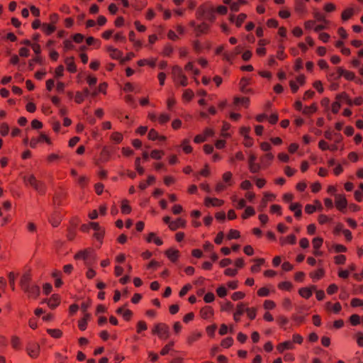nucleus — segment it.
Listing matches in <instances>:
<instances>
[{
	"label": "nucleus",
	"instance_id": "nucleus-16",
	"mask_svg": "<svg viewBox=\"0 0 363 363\" xmlns=\"http://www.w3.org/2000/svg\"><path fill=\"white\" fill-rule=\"evenodd\" d=\"M247 305L244 303H239L237 305L236 311L233 314V318L236 322L240 321V316L245 312Z\"/></svg>",
	"mask_w": 363,
	"mask_h": 363
},
{
	"label": "nucleus",
	"instance_id": "nucleus-37",
	"mask_svg": "<svg viewBox=\"0 0 363 363\" xmlns=\"http://www.w3.org/2000/svg\"><path fill=\"white\" fill-rule=\"evenodd\" d=\"M336 99L337 100H340L341 101V104L342 102H345V103H346L349 106H352V100L345 92H342V93L337 95Z\"/></svg>",
	"mask_w": 363,
	"mask_h": 363
},
{
	"label": "nucleus",
	"instance_id": "nucleus-27",
	"mask_svg": "<svg viewBox=\"0 0 363 363\" xmlns=\"http://www.w3.org/2000/svg\"><path fill=\"white\" fill-rule=\"evenodd\" d=\"M116 313L119 315H121L125 320H130L133 315L132 311L129 309H125L124 307L118 308L116 310Z\"/></svg>",
	"mask_w": 363,
	"mask_h": 363
},
{
	"label": "nucleus",
	"instance_id": "nucleus-36",
	"mask_svg": "<svg viewBox=\"0 0 363 363\" xmlns=\"http://www.w3.org/2000/svg\"><path fill=\"white\" fill-rule=\"evenodd\" d=\"M354 13V9L353 8H347L344 10L341 15V18L343 21L349 20Z\"/></svg>",
	"mask_w": 363,
	"mask_h": 363
},
{
	"label": "nucleus",
	"instance_id": "nucleus-52",
	"mask_svg": "<svg viewBox=\"0 0 363 363\" xmlns=\"http://www.w3.org/2000/svg\"><path fill=\"white\" fill-rule=\"evenodd\" d=\"M123 135L121 133L118 132H114L111 135V139L112 141H113L115 143H120L123 140Z\"/></svg>",
	"mask_w": 363,
	"mask_h": 363
},
{
	"label": "nucleus",
	"instance_id": "nucleus-49",
	"mask_svg": "<svg viewBox=\"0 0 363 363\" xmlns=\"http://www.w3.org/2000/svg\"><path fill=\"white\" fill-rule=\"evenodd\" d=\"M245 312L247 313V317L250 320H254L256 318V315H257V308H255V307L249 308V307L246 306Z\"/></svg>",
	"mask_w": 363,
	"mask_h": 363
},
{
	"label": "nucleus",
	"instance_id": "nucleus-46",
	"mask_svg": "<svg viewBox=\"0 0 363 363\" xmlns=\"http://www.w3.org/2000/svg\"><path fill=\"white\" fill-rule=\"evenodd\" d=\"M317 111V106L315 104H313L309 106H306L302 110V113L305 115H311Z\"/></svg>",
	"mask_w": 363,
	"mask_h": 363
},
{
	"label": "nucleus",
	"instance_id": "nucleus-29",
	"mask_svg": "<svg viewBox=\"0 0 363 363\" xmlns=\"http://www.w3.org/2000/svg\"><path fill=\"white\" fill-rule=\"evenodd\" d=\"M289 209L294 213V216L299 218L302 214L301 205L298 203H293L290 205Z\"/></svg>",
	"mask_w": 363,
	"mask_h": 363
},
{
	"label": "nucleus",
	"instance_id": "nucleus-2",
	"mask_svg": "<svg viewBox=\"0 0 363 363\" xmlns=\"http://www.w3.org/2000/svg\"><path fill=\"white\" fill-rule=\"evenodd\" d=\"M233 184V174L230 172H225L222 175V181L218 182L216 186V193H220Z\"/></svg>",
	"mask_w": 363,
	"mask_h": 363
},
{
	"label": "nucleus",
	"instance_id": "nucleus-6",
	"mask_svg": "<svg viewBox=\"0 0 363 363\" xmlns=\"http://www.w3.org/2000/svg\"><path fill=\"white\" fill-rule=\"evenodd\" d=\"M40 347L38 343L29 342L26 346V352L29 357L35 359L39 356Z\"/></svg>",
	"mask_w": 363,
	"mask_h": 363
},
{
	"label": "nucleus",
	"instance_id": "nucleus-53",
	"mask_svg": "<svg viewBox=\"0 0 363 363\" xmlns=\"http://www.w3.org/2000/svg\"><path fill=\"white\" fill-rule=\"evenodd\" d=\"M47 332L54 338H60L62 335V332L59 329H48Z\"/></svg>",
	"mask_w": 363,
	"mask_h": 363
},
{
	"label": "nucleus",
	"instance_id": "nucleus-47",
	"mask_svg": "<svg viewBox=\"0 0 363 363\" xmlns=\"http://www.w3.org/2000/svg\"><path fill=\"white\" fill-rule=\"evenodd\" d=\"M121 208L123 214H129L131 212V207L127 200L122 201Z\"/></svg>",
	"mask_w": 363,
	"mask_h": 363
},
{
	"label": "nucleus",
	"instance_id": "nucleus-11",
	"mask_svg": "<svg viewBox=\"0 0 363 363\" xmlns=\"http://www.w3.org/2000/svg\"><path fill=\"white\" fill-rule=\"evenodd\" d=\"M224 203V201L217 199V198H211V197H206L204 199V205L209 207H219L223 206Z\"/></svg>",
	"mask_w": 363,
	"mask_h": 363
},
{
	"label": "nucleus",
	"instance_id": "nucleus-43",
	"mask_svg": "<svg viewBox=\"0 0 363 363\" xmlns=\"http://www.w3.org/2000/svg\"><path fill=\"white\" fill-rule=\"evenodd\" d=\"M247 4L245 0H237L230 4V10L232 11H238L241 5Z\"/></svg>",
	"mask_w": 363,
	"mask_h": 363
},
{
	"label": "nucleus",
	"instance_id": "nucleus-42",
	"mask_svg": "<svg viewBox=\"0 0 363 363\" xmlns=\"http://www.w3.org/2000/svg\"><path fill=\"white\" fill-rule=\"evenodd\" d=\"M170 120V115L167 113H161L158 115L157 122L160 125L167 123Z\"/></svg>",
	"mask_w": 363,
	"mask_h": 363
},
{
	"label": "nucleus",
	"instance_id": "nucleus-60",
	"mask_svg": "<svg viewBox=\"0 0 363 363\" xmlns=\"http://www.w3.org/2000/svg\"><path fill=\"white\" fill-rule=\"evenodd\" d=\"M164 155V152L159 150H153L150 152V157L155 160H160Z\"/></svg>",
	"mask_w": 363,
	"mask_h": 363
},
{
	"label": "nucleus",
	"instance_id": "nucleus-31",
	"mask_svg": "<svg viewBox=\"0 0 363 363\" xmlns=\"http://www.w3.org/2000/svg\"><path fill=\"white\" fill-rule=\"evenodd\" d=\"M41 30L45 35H49L55 31L56 26L50 23H43Z\"/></svg>",
	"mask_w": 363,
	"mask_h": 363
},
{
	"label": "nucleus",
	"instance_id": "nucleus-61",
	"mask_svg": "<svg viewBox=\"0 0 363 363\" xmlns=\"http://www.w3.org/2000/svg\"><path fill=\"white\" fill-rule=\"evenodd\" d=\"M159 133L154 128L150 130L147 137L148 139L152 141L157 140L159 138Z\"/></svg>",
	"mask_w": 363,
	"mask_h": 363
},
{
	"label": "nucleus",
	"instance_id": "nucleus-25",
	"mask_svg": "<svg viewBox=\"0 0 363 363\" xmlns=\"http://www.w3.org/2000/svg\"><path fill=\"white\" fill-rule=\"evenodd\" d=\"M107 51L108 52L110 57L113 60H120L122 57V52L116 48L108 46L107 48Z\"/></svg>",
	"mask_w": 363,
	"mask_h": 363
},
{
	"label": "nucleus",
	"instance_id": "nucleus-9",
	"mask_svg": "<svg viewBox=\"0 0 363 363\" xmlns=\"http://www.w3.org/2000/svg\"><path fill=\"white\" fill-rule=\"evenodd\" d=\"M214 135V130L211 128H206L203 133L199 134L195 136L194 142L196 143H201L207 140L208 138L212 137Z\"/></svg>",
	"mask_w": 363,
	"mask_h": 363
},
{
	"label": "nucleus",
	"instance_id": "nucleus-5",
	"mask_svg": "<svg viewBox=\"0 0 363 363\" xmlns=\"http://www.w3.org/2000/svg\"><path fill=\"white\" fill-rule=\"evenodd\" d=\"M250 132V127H241L240 129V134L243 137V144L245 147H252L254 144L253 139L249 135Z\"/></svg>",
	"mask_w": 363,
	"mask_h": 363
},
{
	"label": "nucleus",
	"instance_id": "nucleus-51",
	"mask_svg": "<svg viewBox=\"0 0 363 363\" xmlns=\"http://www.w3.org/2000/svg\"><path fill=\"white\" fill-rule=\"evenodd\" d=\"M314 18L317 21H319L320 23H323L325 24H329V21L326 20L324 14L320 13V12H315L313 13Z\"/></svg>",
	"mask_w": 363,
	"mask_h": 363
},
{
	"label": "nucleus",
	"instance_id": "nucleus-13",
	"mask_svg": "<svg viewBox=\"0 0 363 363\" xmlns=\"http://www.w3.org/2000/svg\"><path fill=\"white\" fill-rule=\"evenodd\" d=\"M241 52V48L239 46L235 48V49L230 52H224L223 54V59L230 63H233V61L235 56L240 54Z\"/></svg>",
	"mask_w": 363,
	"mask_h": 363
},
{
	"label": "nucleus",
	"instance_id": "nucleus-18",
	"mask_svg": "<svg viewBox=\"0 0 363 363\" xmlns=\"http://www.w3.org/2000/svg\"><path fill=\"white\" fill-rule=\"evenodd\" d=\"M65 63L67 66V69L71 73H75L77 72V66L74 62V57H68L65 60Z\"/></svg>",
	"mask_w": 363,
	"mask_h": 363
},
{
	"label": "nucleus",
	"instance_id": "nucleus-59",
	"mask_svg": "<svg viewBox=\"0 0 363 363\" xmlns=\"http://www.w3.org/2000/svg\"><path fill=\"white\" fill-rule=\"evenodd\" d=\"M278 288L281 290L290 291L292 288V284L289 281H282L278 284Z\"/></svg>",
	"mask_w": 363,
	"mask_h": 363
},
{
	"label": "nucleus",
	"instance_id": "nucleus-34",
	"mask_svg": "<svg viewBox=\"0 0 363 363\" xmlns=\"http://www.w3.org/2000/svg\"><path fill=\"white\" fill-rule=\"evenodd\" d=\"M296 238L294 235H289L287 237H282L280 238V243L281 245L286 244H294L296 242Z\"/></svg>",
	"mask_w": 363,
	"mask_h": 363
},
{
	"label": "nucleus",
	"instance_id": "nucleus-38",
	"mask_svg": "<svg viewBox=\"0 0 363 363\" xmlns=\"http://www.w3.org/2000/svg\"><path fill=\"white\" fill-rule=\"evenodd\" d=\"M92 250L91 249H86L83 251H80L77 253L74 256L77 259H84L86 260L88 257L90 255Z\"/></svg>",
	"mask_w": 363,
	"mask_h": 363
},
{
	"label": "nucleus",
	"instance_id": "nucleus-3",
	"mask_svg": "<svg viewBox=\"0 0 363 363\" xmlns=\"http://www.w3.org/2000/svg\"><path fill=\"white\" fill-rule=\"evenodd\" d=\"M172 74L175 83L179 84L182 86H187L188 79L183 74L182 69L180 67H173Z\"/></svg>",
	"mask_w": 363,
	"mask_h": 363
},
{
	"label": "nucleus",
	"instance_id": "nucleus-62",
	"mask_svg": "<svg viewBox=\"0 0 363 363\" xmlns=\"http://www.w3.org/2000/svg\"><path fill=\"white\" fill-rule=\"evenodd\" d=\"M281 306L285 310L289 311L292 307V302L289 298H284L282 300Z\"/></svg>",
	"mask_w": 363,
	"mask_h": 363
},
{
	"label": "nucleus",
	"instance_id": "nucleus-10",
	"mask_svg": "<svg viewBox=\"0 0 363 363\" xmlns=\"http://www.w3.org/2000/svg\"><path fill=\"white\" fill-rule=\"evenodd\" d=\"M335 203L336 208L339 211L344 212L347 206V201L345 198V196L342 195V194L336 195L335 199Z\"/></svg>",
	"mask_w": 363,
	"mask_h": 363
},
{
	"label": "nucleus",
	"instance_id": "nucleus-1",
	"mask_svg": "<svg viewBox=\"0 0 363 363\" xmlns=\"http://www.w3.org/2000/svg\"><path fill=\"white\" fill-rule=\"evenodd\" d=\"M23 182L26 185L32 186L38 194H43L45 192V184L40 181L37 180L33 174L25 175L23 177Z\"/></svg>",
	"mask_w": 363,
	"mask_h": 363
},
{
	"label": "nucleus",
	"instance_id": "nucleus-24",
	"mask_svg": "<svg viewBox=\"0 0 363 363\" xmlns=\"http://www.w3.org/2000/svg\"><path fill=\"white\" fill-rule=\"evenodd\" d=\"M191 25L195 27V31L197 35L206 33L209 29V26L206 23H202L200 25L196 26L195 23L192 22Z\"/></svg>",
	"mask_w": 363,
	"mask_h": 363
},
{
	"label": "nucleus",
	"instance_id": "nucleus-63",
	"mask_svg": "<svg viewBox=\"0 0 363 363\" xmlns=\"http://www.w3.org/2000/svg\"><path fill=\"white\" fill-rule=\"evenodd\" d=\"M233 344V339L230 337H226L221 341V346L224 348H228Z\"/></svg>",
	"mask_w": 363,
	"mask_h": 363
},
{
	"label": "nucleus",
	"instance_id": "nucleus-19",
	"mask_svg": "<svg viewBox=\"0 0 363 363\" xmlns=\"http://www.w3.org/2000/svg\"><path fill=\"white\" fill-rule=\"evenodd\" d=\"M186 226V221L182 218H179L169 223V229L172 231L177 230L179 228H184Z\"/></svg>",
	"mask_w": 363,
	"mask_h": 363
},
{
	"label": "nucleus",
	"instance_id": "nucleus-44",
	"mask_svg": "<svg viewBox=\"0 0 363 363\" xmlns=\"http://www.w3.org/2000/svg\"><path fill=\"white\" fill-rule=\"evenodd\" d=\"M276 303L270 299H267L263 303V308L266 311L273 310L276 308Z\"/></svg>",
	"mask_w": 363,
	"mask_h": 363
},
{
	"label": "nucleus",
	"instance_id": "nucleus-28",
	"mask_svg": "<svg viewBox=\"0 0 363 363\" xmlns=\"http://www.w3.org/2000/svg\"><path fill=\"white\" fill-rule=\"evenodd\" d=\"M325 274V271L323 268H319L315 271L311 272L309 274L310 277L313 281L320 279Z\"/></svg>",
	"mask_w": 363,
	"mask_h": 363
},
{
	"label": "nucleus",
	"instance_id": "nucleus-58",
	"mask_svg": "<svg viewBox=\"0 0 363 363\" xmlns=\"http://www.w3.org/2000/svg\"><path fill=\"white\" fill-rule=\"evenodd\" d=\"M341 77L342 76L340 71V67H338L335 72H331L328 74L329 80H337Z\"/></svg>",
	"mask_w": 363,
	"mask_h": 363
},
{
	"label": "nucleus",
	"instance_id": "nucleus-54",
	"mask_svg": "<svg viewBox=\"0 0 363 363\" xmlns=\"http://www.w3.org/2000/svg\"><path fill=\"white\" fill-rule=\"evenodd\" d=\"M147 329V325L145 321L140 320L138 322L136 325V331L138 333H141L142 332L146 330Z\"/></svg>",
	"mask_w": 363,
	"mask_h": 363
},
{
	"label": "nucleus",
	"instance_id": "nucleus-32",
	"mask_svg": "<svg viewBox=\"0 0 363 363\" xmlns=\"http://www.w3.org/2000/svg\"><path fill=\"white\" fill-rule=\"evenodd\" d=\"M254 262L255 264L251 267L250 270L252 273H257L260 271V267L264 263L265 259L264 258H257L254 259Z\"/></svg>",
	"mask_w": 363,
	"mask_h": 363
},
{
	"label": "nucleus",
	"instance_id": "nucleus-56",
	"mask_svg": "<svg viewBox=\"0 0 363 363\" xmlns=\"http://www.w3.org/2000/svg\"><path fill=\"white\" fill-rule=\"evenodd\" d=\"M194 96V94L192 90L186 89V90H184V91L183 93L182 98L184 100H185L186 101H189L193 99Z\"/></svg>",
	"mask_w": 363,
	"mask_h": 363
},
{
	"label": "nucleus",
	"instance_id": "nucleus-7",
	"mask_svg": "<svg viewBox=\"0 0 363 363\" xmlns=\"http://www.w3.org/2000/svg\"><path fill=\"white\" fill-rule=\"evenodd\" d=\"M306 82V77L303 74H299L296 78V80H291L289 86L293 93H296L299 88V86H303Z\"/></svg>",
	"mask_w": 363,
	"mask_h": 363
},
{
	"label": "nucleus",
	"instance_id": "nucleus-57",
	"mask_svg": "<svg viewBox=\"0 0 363 363\" xmlns=\"http://www.w3.org/2000/svg\"><path fill=\"white\" fill-rule=\"evenodd\" d=\"M255 211L254 208L251 206H248L245 208V212L242 215V218L243 219H246V218L255 215Z\"/></svg>",
	"mask_w": 363,
	"mask_h": 363
},
{
	"label": "nucleus",
	"instance_id": "nucleus-14",
	"mask_svg": "<svg viewBox=\"0 0 363 363\" xmlns=\"http://www.w3.org/2000/svg\"><path fill=\"white\" fill-rule=\"evenodd\" d=\"M200 315L203 319H211L214 315V311L212 307L209 306H204L200 311Z\"/></svg>",
	"mask_w": 363,
	"mask_h": 363
},
{
	"label": "nucleus",
	"instance_id": "nucleus-45",
	"mask_svg": "<svg viewBox=\"0 0 363 363\" xmlns=\"http://www.w3.org/2000/svg\"><path fill=\"white\" fill-rule=\"evenodd\" d=\"M273 154L271 152H267L262 157L261 161L264 165H269L270 162L273 160Z\"/></svg>",
	"mask_w": 363,
	"mask_h": 363
},
{
	"label": "nucleus",
	"instance_id": "nucleus-8",
	"mask_svg": "<svg viewBox=\"0 0 363 363\" xmlns=\"http://www.w3.org/2000/svg\"><path fill=\"white\" fill-rule=\"evenodd\" d=\"M46 143L48 145L52 144V142H51V140L50 139V138L47 135H45L44 133H41L38 137L33 138L30 140V146L32 148H35L38 143Z\"/></svg>",
	"mask_w": 363,
	"mask_h": 363
},
{
	"label": "nucleus",
	"instance_id": "nucleus-35",
	"mask_svg": "<svg viewBox=\"0 0 363 363\" xmlns=\"http://www.w3.org/2000/svg\"><path fill=\"white\" fill-rule=\"evenodd\" d=\"M184 69L186 72L192 73L194 76H198L200 74L199 70L195 67L193 62H189L185 65Z\"/></svg>",
	"mask_w": 363,
	"mask_h": 363
},
{
	"label": "nucleus",
	"instance_id": "nucleus-48",
	"mask_svg": "<svg viewBox=\"0 0 363 363\" xmlns=\"http://www.w3.org/2000/svg\"><path fill=\"white\" fill-rule=\"evenodd\" d=\"M323 243V239L320 237H316L314 238L312 240V245L313 250H318L321 247Z\"/></svg>",
	"mask_w": 363,
	"mask_h": 363
},
{
	"label": "nucleus",
	"instance_id": "nucleus-26",
	"mask_svg": "<svg viewBox=\"0 0 363 363\" xmlns=\"http://www.w3.org/2000/svg\"><path fill=\"white\" fill-rule=\"evenodd\" d=\"M146 240L147 242H154L158 246L163 244V241L155 233H150L146 238Z\"/></svg>",
	"mask_w": 363,
	"mask_h": 363
},
{
	"label": "nucleus",
	"instance_id": "nucleus-15",
	"mask_svg": "<svg viewBox=\"0 0 363 363\" xmlns=\"http://www.w3.org/2000/svg\"><path fill=\"white\" fill-rule=\"evenodd\" d=\"M23 291L28 294L29 297L33 298H37L40 294V288L35 285H29Z\"/></svg>",
	"mask_w": 363,
	"mask_h": 363
},
{
	"label": "nucleus",
	"instance_id": "nucleus-12",
	"mask_svg": "<svg viewBox=\"0 0 363 363\" xmlns=\"http://www.w3.org/2000/svg\"><path fill=\"white\" fill-rule=\"evenodd\" d=\"M247 15L245 13H240L238 16L235 15H230L229 17V21L231 23H233L235 24L237 27H240L243 22L246 20Z\"/></svg>",
	"mask_w": 363,
	"mask_h": 363
},
{
	"label": "nucleus",
	"instance_id": "nucleus-55",
	"mask_svg": "<svg viewBox=\"0 0 363 363\" xmlns=\"http://www.w3.org/2000/svg\"><path fill=\"white\" fill-rule=\"evenodd\" d=\"M89 318V315L88 314H86L82 319H81L79 321L78 326L81 330H86V326H87V320H88Z\"/></svg>",
	"mask_w": 363,
	"mask_h": 363
},
{
	"label": "nucleus",
	"instance_id": "nucleus-22",
	"mask_svg": "<svg viewBox=\"0 0 363 363\" xmlns=\"http://www.w3.org/2000/svg\"><path fill=\"white\" fill-rule=\"evenodd\" d=\"M325 309L334 313H338L341 311L342 306L339 302L335 303H332L331 302H327L325 303Z\"/></svg>",
	"mask_w": 363,
	"mask_h": 363
},
{
	"label": "nucleus",
	"instance_id": "nucleus-33",
	"mask_svg": "<svg viewBox=\"0 0 363 363\" xmlns=\"http://www.w3.org/2000/svg\"><path fill=\"white\" fill-rule=\"evenodd\" d=\"M180 147L186 154L191 153L193 150L190 145L189 139H184L181 143Z\"/></svg>",
	"mask_w": 363,
	"mask_h": 363
},
{
	"label": "nucleus",
	"instance_id": "nucleus-41",
	"mask_svg": "<svg viewBox=\"0 0 363 363\" xmlns=\"http://www.w3.org/2000/svg\"><path fill=\"white\" fill-rule=\"evenodd\" d=\"M11 345L12 347L15 350L21 349V339L16 335L11 336Z\"/></svg>",
	"mask_w": 363,
	"mask_h": 363
},
{
	"label": "nucleus",
	"instance_id": "nucleus-21",
	"mask_svg": "<svg viewBox=\"0 0 363 363\" xmlns=\"http://www.w3.org/2000/svg\"><path fill=\"white\" fill-rule=\"evenodd\" d=\"M315 289L316 287L315 286L301 288L299 289L298 294L303 298H309L312 296L313 291H315Z\"/></svg>",
	"mask_w": 363,
	"mask_h": 363
},
{
	"label": "nucleus",
	"instance_id": "nucleus-4",
	"mask_svg": "<svg viewBox=\"0 0 363 363\" xmlns=\"http://www.w3.org/2000/svg\"><path fill=\"white\" fill-rule=\"evenodd\" d=\"M152 333L161 339H167L169 336V327L164 323H158L153 328Z\"/></svg>",
	"mask_w": 363,
	"mask_h": 363
},
{
	"label": "nucleus",
	"instance_id": "nucleus-20",
	"mask_svg": "<svg viewBox=\"0 0 363 363\" xmlns=\"http://www.w3.org/2000/svg\"><path fill=\"white\" fill-rule=\"evenodd\" d=\"M165 255L171 262H174L179 257V252L174 248H169L165 252Z\"/></svg>",
	"mask_w": 363,
	"mask_h": 363
},
{
	"label": "nucleus",
	"instance_id": "nucleus-23",
	"mask_svg": "<svg viewBox=\"0 0 363 363\" xmlns=\"http://www.w3.org/2000/svg\"><path fill=\"white\" fill-rule=\"evenodd\" d=\"M294 348V345L291 341H285L277 346V349L279 352L282 353L284 350H293Z\"/></svg>",
	"mask_w": 363,
	"mask_h": 363
},
{
	"label": "nucleus",
	"instance_id": "nucleus-50",
	"mask_svg": "<svg viewBox=\"0 0 363 363\" xmlns=\"http://www.w3.org/2000/svg\"><path fill=\"white\" fill-rule=\"evenodd\" d=\"M275 195L272 193L266 192L264 194V197L262 199V203H264V207L267 206L268 201H272L275 199Z\"/></svg>",
	"mask_w": 363,
	"mask_h": 363
},
{
	"label": "nucleus",
	"instance_id": "nucleus-40",
	"mask_svg": "<svg viewBox=\"0 0 363 363\" xmlns=\"http://www.w3.org/2000/svg\"><path fill=\"white\" fill-rule=\"evenodd\" d=\"M138 65L140 67L147 65L152 67H154L156 65V60L154 58L140 60L138 61Z\"/></svg>",
	"mask_w": 363,
	"mask_h": 363
},
{
	"label": "nucleus",
	"instance_id": "nucleus-64",
	"mask_svg": "<svg viewBox=\"0 0 363 363\" xmlns=\"http://www.w3.org/2000/svg\"><path fill=\"white\" fill-rule=\"evenodd\" d=\"M240 232L238 230L231 229L229 231L227 238L228 240H232V239H238L240 238Z\"/></svg>",
	"mask_w": 363,
	"mask_h": 363
},
{
	"label": "nucleus",
	"instance_id": "nucleus-30",
	"mask_svg": "<svg viewBox=\"0 0 363 363\" xmlns=\"http://www.w3.org/2000/svg\"><path fill=\"white\" fill-rule=\"evenodd\" d=\"M250 104V99L247 97H235L234 104L237 106L247 107Z\"/></svg>",
	"mask_w": 363,
	"mask_h": 363
},
{
	"label": "nucleus",
	"instance_id": "nucleus-39",
	"mask_svg": "<svg viewBox=\"0 0 363 363\" xmlns=\"http://www.w3.org/2000/svg\"><path fill=\"white\" fill-rule=\"evenodd\" d=\"M340 71L341 73V76L344 77L347 80L352 81L355 78V74L352 72L346 70L342 67H340Z\"/></svg>",
	"mask_w": 363,
	"mask_h": 363
},
{
	"label": "nucleus",
	"instance_id": "nucleus-17",
	"mask_svg": "<svg viewBox=\"0 0 363 363\" xmlns=\"http://www.w3.org/2000/svg\"><path fill=\"white\" fill-rule=\"evenodd\" d=\"M44 302H46L50 308L54 309L60 304V297L57 294H53L49 299L45 300Z\"/></svg>",
	"mask_w": 363,
	"mask_h": 363
}]
</instances>
